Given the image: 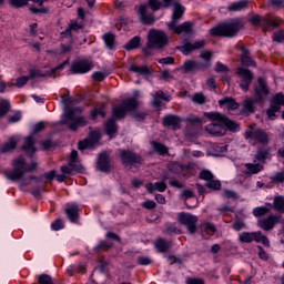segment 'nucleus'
I'll use <instances>...</instances> for the list:
<instances>
[{"mask_svg": "<svg viewBox=\"0 0 284 284\" xmlns=\"http://www.w3.org/2000/svg\"><path fill=\"white\" fill-rule=\"evenodd\" d=\"M219 105H221V106L225 105V108L227 110H239L237 101L230 97H226V98L220 100Z\"/></svg>", "mask_w": 284, "mask_h": 284, "instance_id": "c85d7f7f", "label": "nucleus"}, {"mask_svg": "<svg viewBox=\"0 0 284 284\" xmlns=\"http://www.w3.org/2000/svg\"><path fill=\"white\" fill-rule=\"evenodd\" d=\"M52 230H54L55 232L59 230H63V221L61 220H55L52 224H51Z\"/></svg>", "mask_w": 284, "mask_h": 284, "instance_id": "338daca9", "label": "nucleus"}, {"mask_svg": "<svg viewBox=\"0 0 284 284\" xmlns=\"http://www.w3.org/2000/svg\"><path fill=\"white\" fill-rule=\"evenodd\" d=\"M256 235L257 232H243L240 234V242L241 243H252V242H256Z\"/></svg>", "mask_w": 284, "mask_h": 284, "instance_id": "473e14b6", "label": "nucleus"}, {"mask_svg": "<svg viewBox=\"0 0 284 284\" xmlns=\"http://www.w3.org/2000/svg\"><path fill=\"white\" fill-rule=\"evenodd\" d=\"M273 207L281 214H284V197H283V195H277L274 197Z\"/></svg>", "mask_w": 284, "mask_h": 284, "instance_id": "f704fd0d", "label": "nucleus"}, {"mask_svg": "<svg viewBox=\"0 0 284 284\" xmlns=\"http://www.w3.org/2000/svg\"><path fill=\"white\" fill-rule=\"evenodd\" d=\"M28 81H30V77H20L17 79L16 83L11 84L14 85L16 88H23V85H26V83H28Z\"/></svg>", "mask_w": 284, "mask_h": 284, "instance_id": "603ef678", "label": "nucleus"}, {"mask_svg": "<svg viewBox=\"0 0 284 284\" xmlns=\"http://www.w3.org/2000/svg\"><path fill=\"white\" fill-rule=\"evenodd\" d=\"M22 150L28 154V156H32V154L37 152V149L34 148V138L32 135L26 138Z\"/></svg>", "mask_w": 284, "mask_h": 284, "instance_id": "a878e982", "label": "nucleus"}, {"mask_svg": "<svg viewBox=\"0 0 284 284\" xmlns=\"http://www.w3.org/2000/svg\"><path fill=\"white\" fill-rule=\"evenodd\" d=\"M200 179L209 182V181H212V179H214V174H212V172L207 170H203L200 172Z\"/></svg>", "mask_w": 284, "mask_h": 284, "instance_id": "864d4df0", "label": "nucleus"}, {"mask_svg": "<svg viewBox=\"0 0 284 284\" xmlns=\"http://www.w3.org/2000/svg\"><path fill=\"white\" fill-rule=\"evenodd\" d=\"M247 0H240L234 2L227 7L229 12H239L241 10H245L247 8Z\"/></svg>", "mask_w": 284, "mask_h": 284, "instance_id": "2f4dec72", "label": "nucleus"}, {"mask_svg": "<svg viewBox=\"0 0 284 284\" xmlns=\"http://www.w3.org/2000/svg\"><path fill=\"white\" fill-rule=\"evenodd\" d=\"M246 171L244 174L247 176H252V174H258V172H263V164L261 163H246Z\"/></svg>", "mask_w": 284, "mask_h": 284, "instance_id": "cd10ccee", "label": "nucleus"}, {"mask_svg": "<svg viewBox=\"0 0 284 284\" xmlns=\"http://www.w3.org/2000/svg\"><path fill=\"white\" fill-rule=\"evenodd\" d=\"M178 221L181 225H185L189 234H196V224L199 223V216L190 213H179Z\"/></svg>", "mask_w": 284, "mask_h": 284, "instance_id": "0eeeda50", "label": "nucleus"}, {"mask_svg": "<svg viewBox=\"0 0 284 284\" xmlns=\"http://www.w3.org/2000/svg\"><path fill=\"white\" fill-rule=\"evenodd\" d=\"M201 48H205V40H199L194 43H185L183 47H180V50L183 54H190V52H194V50H201Z\"/></svg>", "mask_w": 284, "mask_h": 284, "instance_id": "6ab92c4d", "label": "nucleus"}, {"mask_svg": "<svg viewBox=\"0 0 284 284\" xmlns=\"http://www.w3.org/2000/svg\"><path fill=\"white\" fill-rule=\"evenodd\" d=\"M164 128H173V130H179L181 128V118L178 115L169 114L162 120Z\"/></svg>", "mask_w": 284, "mask_h": 284, "instance_id": "aec40b11", "label": "nucleus"}, {"mask_svg": "<svg viewBox=\"0 0 284 284\" xmlns=\"http://www.w3.org/2000/svg\"><path fill=\"white\" fill-rule=\"evenodd\" d=\"M193 197H194V191L190 189L183 190L182 193L180 194V199H182V201H187V199H193Z\"/></svg>", "mask_w": 284, "mask_h": 284, "instance_id": "3c124183", "label": "nucleus"}, {"mask_svg": "<svg viewBox=\"0 0 284 284\" xmlns=\"http://www.w3.org/2000/svg\"><path fill=\"white\" fill-rule=\"evenodd\" d=\"M105 77H108V73H103L101 71H97L92 74V78L94 79V81H104Z\"/></svg>", "mask_w": 284, "mask_h": 284, "instance_id": "bf43d9fd", "label": "nucleus"}, {"mask_svg": "<svg viewBox=\"0 0 284 284\" xmlns=\"http://www.w3.org/2000/svg\"><path fill=\"white\" fill-rule=\"evenodd\" d=\"M138 14L140 17V21H142L144 26H152V23L156 21L153 14H148V4H141L138 10Z\"/></svg>", "mask_w": 284, "mask_h": 284, "instance_id": "f3484780", "label": "nucleus"}, {"mask_svg": "<svg viewBox=\"0 0 284 284\" xmlns=\"http://www.w3.org/2000/svg\"><path fill=\"white\" fill-rule=\"evenodd\" d=\"M241 50L242 54L240 61L242 65H245L246 68H256V62H254V60H252V57H250V50H247L245 47H242Z\"/></svg>", "mask_w": 284, "mask_h": 284, "instance_id": "412c9836", "label": "nucleus"}, {"mask_svg": "<svg viewBox=\"0 0 284 284\" xmlns=\"http://www.w3.org/2000/svg\"><path fill=\"white\" fill-rule=\"evenodd\" d=\"M101 140V132L91 131L89 136L78 143L79 150H90V148H94Z\"/></svg>", "mask_w": 284, "mask_h": 284, "instance_id": "f8f14e48", "label": "nucleus"}, {"mask_svg": "<svg viewBox=\"0 0 284 284\" xmlns=\"http://www.w3.org/2000/svg\"><path fill=\"white\" fill-rule=\"evenodd\" d=\"M133 119H135V121H143L145 119V116H148V113L143 112V111H134L132 113Z\"/></svg>", "mask_w": 284, "mask_h": 284, "instance_id": "13d9d810", "label": "nucleus"}, {"mask_svg": "<svg viewBox=\"0 0 284 284\" xmlns=\"http://www.w3.org/2000/svg\"><path fill=\"white\" fill-rule=\"evenodd\" d=\"M141 45V38L140 37H134L131 39L125 45V50H136Z\"/></svg>", "mask_w": 284, "mask_h": 284, "instance_id": "e433bc0d", "label": "nucleus"}, {"mask_svg": "<svg viewBox=\"0 0 284 284\" xmlns=\"http://www.w3.org/2000/svg\"><path fill=\"white\" fill-rule=\"evenodd\" d=\"M98 116H102V119H105V111H103V108L94 109L91 111V119H97Z\"/></svg>", "mask_w": 284, "mask_h": 284, "instance_id": "5fc2aeb1", "label": "nucleus"}, {"mask_svg": "<svg viewBox=\"0 0 284 284\" xmlns=\"http://www.w3.org/2000/svg\"><path fill=\"white\" fill-rule=\"evenodd\" d=\"M270 212V209L267 206H260L253 210L254 216H265Z\"/></svg>", "mask_w": 284, "mask_h": 284, "instance_id": "de8ad7c7", "label": "nucleus"}, {"mask_svg": "<svg viewBox=\"0 0 284 284\" xmlns=\"http://www.w3.org/2000/svg\"><path fill=\"white\" fill-rule=\"evenodd\" d=\"M139 108V101L135 98H129L122 101L120 106H114L112 110L113 119L105 123V132L109 136L116 134V122L114 119H124L125 112H132Z\"/></svg>", "mask_w": 284, "mask_h": 284, "instance_id": "f03ea898", "label": "nucleus"}, {"mask_svg": "<svg viewBox=\"0 0 284 284\" xmlns=\"http://www.w3.org/2000/svg\"><path fill=\"white\" fill-rule=\"evenodd\" d=\"M255 103H260L258 101L253 100L247 98L246 100H244V110H246V112H254V104Z\"/></svg>", "mask_w": 284, "mask_h": 284, "instance_id": "79ce46f5", "label": "nucleus"}, {"mask_svg": "<svg viewBox=\"0 0 284 284\" xmlns=\"http://www.w3.org/2000/svg\"><path fill=\"white\" fill-rule=\"evenodd\" d=\"M278 221H281V216L271 215L267 219L260 221L258 226L262 230H265V232H270V230H274V226L276 223H278Z\"/></svg>", "mask_w": 284, "mask_h": 284, "instance_id": "a211bd4d", "label": "nucleus"}, {"mask_svg": "<svg viewBox=\"0 0 284 284\" xmlns=\"http://www.w3.org/2000/svg\"><path fill=\"white\" fill-rule=\"evenodd\" d=\"M204 115L206 116V119L217 122L207 124L205 126L206 132L212 136H225L227 130H231V132H236V129L239 128V124L236 122L230 120L223 113L209 112L204 113ZM223 125H225L227 129H225Z\"/></svg>", "mask_w": 284, "mask_h": 284, "instance_id": "f257e3e1", "label": "nucleus"}, {"mask_svg": "<svg viewBox=\"0 0 284 284\" xmlns=\"http://www.w3.org/2000/svg\"><path fill=\"white\" fill-rule=\"evenodd\" d=\"M114 39L115 38L113 33H104L103 41L109 50H112L114 48Z\"/></svg>", "mask_w": 284, "mask_h": 284, "instance_id": "58836bf2", "label": "nucleus"}, {"mask_svg": "<svg viewBox=\"0 0 284 284\" xmlns=\"http://www.w3.org/2000/svg\"><path fill=\"white\" fill-rule=\"evenodd\" d=\"M18 143L19 140H17V138H11L1 146L0 151L2 152V154H8V152H12L17 149Z\"/></svg>", "mask_w": 284, "mask_h": 284, "instance_id": "c756f323", "label": "nucleus"}, {"mask_svg": "<svg viewBox=\"0 0 284 284\" xmlns=\"http://www.w3.org/2000/svg\"><path fill=\"white\" fill-rule=\"evenodd\" d=\"M274 41H276V43H283L284 30H281V31L274 33Z\"/></svg>", "mask_w": 284, "mask_h": 284, "instance_id": "e2e57ef3", "label": "nucleus"}, {"mask_svg": "<svg viewBox=\"0 0 284 284\" xmlns=\"http://www.w3.org/2000/svg\"><path fill=\"white\" fill-rule=\"evenodd\" d=\"M94 68L91 61L88 60H79L71 64L72 74H85V72H90Z\"/></svg>", "mask_w": 284, "mask_h": 284, "instance_id": "ddd939ff", "label": "nucleus"}, {"mask_svg": "<svg viewBox=\"0 0 284 284\" xmlns=\"http://www.w3.org/2000/svg\"><path fill=\"white\" fill-rule=\"evenodd\" d=\"M155 247L160 252H168V250H170V242L163 239H158L155 242Z\"/></svg>", "mask_w": 284, "mask_h": 284, "instance_id": "4c0bfd02", "label": "nucleus"}, {"mask_svg": "<svg viewBox=\"0 0 284 284\" xmlns=\"http://www.w3.org/2000/svg\"><path fill=\"white\" fill-rule=\"evenodd\" d=\"M272 105H277V108H281V105H284V94L283 93L275 94L273 98Z\"/></svg>", "mask_w": 284, "mask_h": 284, "instance_id": "09e8293b", "label": "nucleus"}, {"mask_svg": "<svg viewBox=\"0 0 284 284\" xmlns=\"http://www.w3.org/2000/svg\"><path fill=\"white\" fill-rule=\"evenodd\" d=\"M258 85L255 87L254 97L255 101H263L264 97L270 94V89H267V82L263 78L257 79Z\"/></svg>", "mask_w": 284, "mask_h": 284, "instance_id": "2eb2a0df", "label": "nucleus"}, {"mask_svg": "<svg viewBox=\"0 0 284 284\" xmlns=\"http://www.w3.org/2000/svg\"><path fill=\"white\" fill-rule=\"evenodd\" d=\"M130 72H134L135 74H140L141 77H149L152 74V71L148 65H138V64H131L129 67Z\"/></svg>", "mask_w": 284, "mask_h": 284, "instance_id": "393cba45", "label": "nucleus"}, {"mask_svg": "<svg viewBox=\"0 0 284 284\" xmlns=\"http://www.w3.org/2000/svg\"><path fill=\"white\" fill-rule=\"evenodd\" d=\"M110 247H114V244H112V243H110L108 241H102L95 247V252H99V250H108Z\"/></svg>", "mask_w": 284, "mask_h": 284, "instance_id": "6e6d98bb", "label": "nucleus"}, {"mask_svg": "<svg viewBox=\"0 0 284 284\" xmlns=\"http://www.w3.org/2000/svg\"><path fill=\"white\" fill-rule=\"evenodd\" d=\"M255 243H263L266 247H270V240L267 236L263 235V233L257 232V235L255 237Z\"/></svg>", "mask_w": 284, "mask_h": 284, "instance_id": "49530a36", "label": "nucleus"}, {"mask_svg": "<svg viewBox=\"0 0 284 284\" xmlns=\"http://www.w3.org/2000/svg\"><path fill=\"white\" fill-rule=\"evenodd\" d=\"M206 187H209V190H221V181L211 179L206 182Z\"/></svg>", "mask_w": 284, "mask_h": 284, "instance_id": "8fccbe9b", "label": "nucleus"}, {"mask_svg": "<svg viewBox=\"0 0 284 284\" xmlns=\"http://www.w3.org/2000/svg\"><path fill=\"white\" fill-rule=\"evenodd\" d=\"M138 263H139V265H151L152 258L145 257V256H140V257H138Z\"/></svg>", "mask_w": 284, "mask_h": 284, "instance_id": "0e129e2a", "label": "nucleus"}, {"mask_svg": "<svg viewBox=\"0 0 284 284\" xmlns=\"http://www.w3.org/2000/svg\"><path fill=\"white\" fill-rule=\"evenodd\" d=\"M243 29V22L240 19H233L229 22H224L219 24L215 28H212L210 30V33L213 37H236L239 34V31Z\"/></svg>", "mask_w": 284, "mask_h": 284, "instance_id": "20e7f679", "label": "nucleus"}, {"mask_svg": "<svg viewBox=\"0 0 284 284\" xmlns=\"http://www.w3.org/2000/svg\"><path fill=\"white\" fill-rule=\"evenodd\" d=\"M170 43V39L164 31L152 29L148 33L146 48L149 50H163Z\"/></svg>", "mask_w": 284, "mask_h": 284, "instance_id": "423d86ee", "label": "nucleus"}, {"mask_svg": "<svg viewBox=\"0 0 284 284\" xmlns=\"http://www.w3.org/2000/svg\"><path fill=\"white\" fill-rule=\"evenodd\" d=\"M8 112H10V101L2 100L0 102V119L6 116Z\"/></svg>", "mask_w": 284, "mask_h": 284, "instance_id": "ea45409f", "label": "nucleus"}, {"mask_svg": "<svg viewBox=\"0 0 284 284\" xmlns=\"http://www.w3.org/2000/svg\"><path fill=\"white\" fill-rule=\"evenodd\" d=\"M235 74L242 79V82L240 83L241 90L244 92L250 91V85L252 84V81H254V73L245 68H237Z\"/></svg>", "mask_w": 284, "mask_h": 284, "instance_id": "9b49d317", "label": "nucleus"}, {"mask_svg": "<svg viewBox=\"0 0 284 284\" xmlns=\"http://www.w3.org/2000/svg\"><path fill=\"white\" fill-rule=\"evenodd\" d=\"M62 174H73V172H83V165L79 163V153L72 151L70 154L69 165L61 166Z\"/></svg>", "mask_w": 284, "mask_h": 284, "instance_id": "9d476101", "label": "nucleus"}, {"mask_svg": "<svg viewBox=\"0 0 284 284\" xmlns=\"http://www.w3.org/2000/svg\"><path fill=\"white\" fill-rule=\"evenodd\" d=\"M43 77H52L50 72H42L39 69H31L29 71V79H42Z\"/></svg>", "mask_w": 284, "mask_h": 284, "instance_id": "c9c22d12", "label": "nucleus"}, {"mask_svg": "<svg viewBox=\"0 0 284 284\" xmlns=\"http://www.w3.org/2000/svg\"><path fill=\"white\" fill-rule=\"evenodd\" d=\"M265 23L271 26V28H278V26H281V19L275 18L274 20H266Z\"/></svg>", "mask_w": 284, "mask_h": 284, "instance_id": "69168bd1", "label": "nucleus"}, {"mask_svg": "<svg viewBox=\"0 0 284 284\" xmlns=\"http://www.w3.org/2000/svg\"><path fill=\"white\" fill-rule=\"evenodd\" d=\"M201 232H202V236L203 239H210V236H214V234H216V226H214V224L209 223V222H204L201 225Z\"/></svg>", "mask_w": 284, "mask_h": 284, "instance_id": "b1692460", "label": "nucleus"}, {"mask_svg": "<svg viewBox=\"0 0 284 284\" xmlns=\"http://www.w3.org/2000/svg\"><path fill=\"white\" fill-rule=\"evenodd\" d=\"M215 72H230V69L227 68V65H225L221 62H216Z\"/></svg>", "mask_w": 284, "mask_h": 284, "instance_id": "680f3d73", "label": "nucleus"}, {"mask_svg": "<svg viewBox=\"0 0 284 284\" xmlns=\"http://www.w3.org/2000/svg\"><path fill=\"white\" fill-rule=\"evenodd\" d=\"M81 112H83V110L79 106L68 108L64 112V124L68 125L69 130L72 132H77L79 128H85V125H88V120L80 115Z\"/></svg>", "mask_w": 284, "mask_h": 284, "instance_id": "39448f33", "label": "nucleus"}, {"mask_svg": "<svg viewBox=\"0 0 284 284\" xmlns=\"http://www.w3.org/2000/svg\"><path fill=\"white\" fill-rule=\"evenodd\" d=\"M280 110L281 106L272 104L271 108L266 111L268 119H271V121H274V119H276V112H278Z\"/></svg>", "mask_w": 284, "mask_h": 284, "instance_id": "37998d69", "label": "nucleus"}, {"mask_svg": "<svg viewBox=\"0 0 284 284\" xmlns=\"http://www.w3.org/2000/svg\"><path fill=\"white\" fill-rule=\"evenodd\" d=\"M192 101H193V103H197L199 105H203V104H205L206 98L203 93H195L192 97Z\"/></svg>", "mask_w": 284, "mask_h": 284, "instance_id": "c03bdc74", "label": "nucleus"}, {"mask_svg": "<svg viewBox=\"0 0 284 284\" xmlns=\"http://www.w3.org/2000/svg\"><path fill=\"white\" fill-rule=\"evenodd\" d=\"M120 159L124 168H132V165L143 163V158L141 155L130 151V150H120Z\"/></svg>", "mask_w": 284, "mask_h": 284, "instance_id": "1a4fd4ad", "label": "nucleus"}, {"mask_svg": "<svg viewBox=\"0 0 284 284\" xmlns=\"http://www.w3.org/2000/svg\"><path fill=\"white\" fill-rule=\"evenodd\" d=\"M69 221H71V223H77V221H79V206L77 205H71L68 206L64 210Z\"/></svg>", "mask_w": 284, "mask_h": 284, "instance_id": "bb28decb", "label": "nucleus"}, {"mask_svg": "<svg viewBox=\"0 0 284 284\" xmlns=\"http://www.w3.org/2000/svg\"><path fill=\"white\" fill-rule=\"evenodd\" d=\"M149 6L151 9L156 11V10H161V6H163V4L159 0H149Z\"/></svg>", "mask_w": 284, "mask_h": 284, "instance_id": "052dcab7", "label": "nucleus"}, {"mask_svg": "<svg viewBox=\"0 0 284 284\" xmlns=\"http://www.w3.org/2000/svg\"><path fill=\"white\" fill-rule=\"evenodd\" d=\"M170 30L175 32V34H192L194 32V23L186 21L182 24L176 26V23L169 24Z\"/></svg>", "mask_w": 284, "mask_h": 284, "instance_id": "dca6fc26", "label": "nucleus"}, {"mask_svg": "<svg viewBox=\"0 0 284 284\" xmlns=\"http://www.w3.org/2000/svg\"><path fill=\"white\" fill-rule=\"evenodd\" d=\"M186 284H205L203 278L190 277L186 280Z\"/></svg>", "mask_w": 284, "mask_h": 284, "instance_id": "774afa93", "label": "nucleus"}, {"mask_svg": "<svg viewBox=\"0 0 284 284\" xmlns=\"http://www.w3.org/2000/svg\"><path fill=\"white\" fill-rule=\"evenodd\" d=\"M164 8H170V6H174V11L172 16V21L169 24L179 23V19L183 17V7L176 0H163Z\"/></svg>", "mask_w": 284, "mask_h": 284, "instance_id": "4468645a", "label": "nucleus"}, {"mask_svg": "<svg viewBox=\"0 0 284 284\" xmlns=\"http://www.w3.org/2000/svg\"><path fill=\"white\" fill-rule=\"evenodd\" d=\"M98 170L100 172H108L110 170V155L101 153L98 159Z\"/></svg>", "mask_w": 284, "mask_h": 284, "instance_id": "4be33fe9", "label": "nucleus"}, {"mask_svg": "<svg viewBox=\"0 0 284 284\" xmlns=\"http://www.w3.org/2000/svg\"><path fill=\"white\" fill-rule=\"evenodd\" d=\"M13 170H4L3 174L8 181H21L23 176H26L27 172H32V170H37V162H31V164L26 163V159L23 156L17 158L12 161Z\"/></svg>", "mask_w": 284, "mask_h": 284, "instance_id": "7ed1b4c3", "label": "nucleus"}, {"mask_svg": "<svg viewBox=\"0 0 284 284\" xmlns=\"http://www.w3.org/2000/svg\"><path fill=\"white\" fill-rule=\"evenodd\" d=\"M39 284H52V277L48 274H42L39 276Z\"/></svg>", "mask_w": 284, "mask_h": 284, "instance_id": "4d7b16f0", "label": "nucleus"}, {"mask_svg": "<svg viewBox=\"0 0 284 284\" xmlns=\"http://www.w3.org/2000/svg\"><path fill=\"white\" fill-rule=\"evenodd\" d=\"M199 63H196V61L194 60H186L184 62V64L180 68V70L182 72H184V74H187L190 72H194L195 70H199Z\"/></svg>", "mask_w": 284, "mask_h": 284, "instance_id": "7c9ffc66", "label": "nucleus"}, {"mask_svg": "<svg viewBox=\"0 0 284 284\" xmlns=\"http://www.w3.org/2000/svg\"><path fill=\"white\" fill-rule=\"evenodd\" d=\"M72 30H81V26L77 22H72L64 32L61 33V38L67 37L69 41H72Z\"/></svg>", "mask_w": 284, "mask_h": 284, "instance_id": "72a5a7b5", "label": "nucleus"}, {"mask_svg": "<svg viewBox=\"0 0 284 284\" xmlns=\"http://www.w3.org/2000/svg\"><path fill=\"white\" fill-rule=\"evenodd\" d=\"M145 189L150 194L154 192H165V190H168V184L165 183V181L156 183H146Z\"/></svg>", "mask_w": 284, "mask_h": 284, "instance_id": "5701e85b", "label": "nucleus"}, {"mask_svg": "<svg viewBox=\"0 0 284 284\" xmlns=\"http://www.w3.org/2000/svg\"><path fill=\"white\" fill-rule=\"evenodd\" d=\"M152 146H153V150L155 152H158V154H161V155L168 154V146H165L156 141L152 142Z\"/></svg>", "mask_w": 284, "mask_h": 284, "instance_id": "a19ab883", "label": "nucleus"}, {"mask_svg": "<svg viewBox=\"0 0 284 284\" xmlns=\"http://www.w3.org/2000/svg\"><path fill=\"white\" fill-rule=\"evenodd\" d=\"M168 170L170 172H173V174H179V172H181V170H183V166H181V164H179L176 162H171L168 164Z\"/></svg>", "mask_w": 284, "mask_h": 284, "instance_id": "a18cd8bd", "label": "nucleus"}, {"mask_svg": "<svg viewBox=\"0 0 284 284\" xmlns=\"http://www.w3.org/2000/svg\"><path fill=\"white\" fill-rule=\"evenodd\" d=\"M245 139H251V141H258V143H268L270 138L267 132L263 129H256V124L250 125L245 131Z\"/></svg>", "mask_w": 284, "mask_h": 284, "instance_id": "6e6552de", "label": "nucleus"}]
</instances>
